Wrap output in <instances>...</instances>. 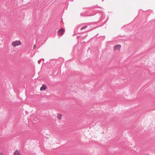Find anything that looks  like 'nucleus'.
I'll return each mask as SVG.
<instances>
[{
    "label": "nucleus",
    "instance_id": "f257e3e1",
    "mask_svg": "<svg viewBox=\"0 0 155 155\" xmlns=\"http://www.w3.org/2000/svg\"><path fill=\"white\" fill-rule=\"evenodd\" d=\"M121 46L120 45H117L114 47V51L115 53H118L120 51Z\"/></svg>",
    "mask_w": 155,
    "mask_h": 155
},
{
    "label": "nucleus",
    "instance_id": "f03ea898",
    "mask_svg": "<svg viewBox=\"0 0 155 155\" xmlns=\"http://www.w3.org/2000/svg\"><path fill=\"white\" fill-rule=\"evenodd\" d=\"M21 42L20 40H16L12 42V45L14 47H15L21 45Z\"/></svg>",
    "mask_w": 155,
    "mask_h": 155
},
{
    "label": "nucleus",
    "instance_id": "7ed1b4c3",
    "mask_svg": "<svg viewBox=\"0 0 155 155\" xmlns=\"http://www.w3.org/2000/svg\"><path fill=\"white\" fill-rule=\"evenodd\" d=\"M64 31L65 30L63 28L60 29L58 31V35H59L61 36L63 35Z\"/></svg>",
    "mask_w": 155,
    "mask_h": 155
},
{
    "label": "nucleus",
    "instance_id": "20e7f679",
    "mask_svg": "<svg viewBox=\"0 0 155 155\" xmlns=\"http://www.w3.org/2000/svg\"><path fill=\"white\" fill-rule=\"evenodd\" d=\"M47 87L46 85L43 84L41 87L40 90L41 91H45L47 89Z\"/></svg>",
    "mask_w": 155,
    "mask_h": 155
},
{
    "label": "nucleus",
    "instance_id": "39448f33",
    "mask_svg": "<svg viewBox=\"0 0 155 155\" xmlns=\"http://www.w3.org/2000/svg\"><path fill=\"white\" fill-rule=\"evenodd\" d=\"M13 155H22L20 150H16L14 153Z\"/></svg>",
    "mask_w": 155,
    "mask_h": 155
},
{
    "label": "nucleus",
    "instance_id": "423d86ee",
    "mask_svg": "<svg viewBox=\"0 0 155 155\" xmlns=\"http://www.w3.org/2000/svg\"><path fill=\"white\" fill-rule=\"evenodd\" d=\"M62 115L60 114H58L57 116V117L59 120H61L62 118Z\"/></svg>",
    "mask_w": 155,
    "mask_h": 155
},
{
    "label": "nucleus",
    "instance_id": "0eeeda50",
    "mask_svg": "<svg viewBox=\"0 0 155 155\" xmlns=\"http://www.w3.org/2000/svg\"><path fill=\"white\" fill-rule=\"evenodd\" d=\"M87 26H85V27H84L82 28H81V30H82L83 29H85V28H87Z\"/></svg>",
    "mask_w": 155,
    "mask_h": 155
},
{
    "label": "nucleus",
    "instance_id": "6e6552de",
    "mask_svg": "<svg viewBox=\"0 0 155 155\" xmlns=\"http://www.w3.org/2000/svg\"><path fill=\"white\" fill-rule=\"evenodd\" d=\"M36 48V45H35L33 47V49H35Z\"/></svg>",
    "mask_w": 155,
    "mask_h": 155
},
{
    "label": "nucleus",
    "instance_id": "1a4fd4ad",
    "mask_svg": "<svg viewBox=\"0 0 155 155\" xmlns=\"http://www.w3.org/2000/svg\"><path fill=\"white\" fill-rule=\"evenodd\" d=\"M0 155H4V154L0 152Z\"/></svg>",
    "mask_w": 155,
    "mask_h": 155
}]
</instances>
